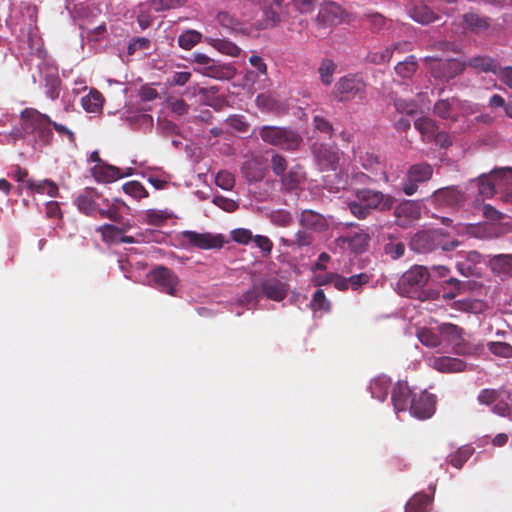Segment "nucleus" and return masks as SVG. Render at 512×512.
Wrapping results in <instances>:
<instances>
[{"mask_svg":"<svg viewBox=\"0 0 512 512\" xmlns=\"http://www.w3.org/2000/svg\"><path fill=\"white\" fill-rule=\"evenodd\" d=\"M252 240L254 241L256 246L262 250L265 256L271 253L273 243L267 236L256 235L255 237L252 238Z\"/></svg>","mask_w":512,"mask_h":512,"instance_id":"63","label":"nucleus"},{"mask_svg":"<svg viewBox=\"0 0 512 512\" xmlns=\"http://www.w3.org/2000/svg\"><path fill=\"white\" fill-rule=\"evenodd\" d=\"M168 106L173 113L179 116L186 114L189 110V105L181 98L169 99Z\"/></svg>","mask_w":512,"mask_h":512,"instance_id":"59","label":"nucleus"},{"mask_svg":"<svg viewBox=\"0 0 512 512\" xmlns=\"http://www.w3.org/2000/svg\"><path fill=\"white\" fill-rule=\"evenodd\" d=\"M346 17V11L339 4L328 1L320 8L316 21L323 27H331L343 23Z\"/></svg>","mask_w":512,"mask_h":512,"instance_id":"10","label":"nucleus"},{"mask_svg":"<svg viewBox=\"0 0 512 512\" xmlns=\"http://www.w3.org/2000/svg\"><path fill=\"white\" fill-rule=\"evenodd\" d=\"M60 84L61 81L57 73L49 74L45 77L46 95L51 100H55L60 95Z\"/></svg>","mask_w":512,"mask_h":512,"instance_id":"43","label":"nucleus"},{"mask_svg":"<svg viewBox=\"0 0 512 512\" xmlns=\"http://www.w3.org/2000/svg\"><path fill=\"white\" fill-rule=\"evenodd\" d=\"M123 191L134 199L148 197V191L139 181H129L122 186Z\"/></svg>","mask_w":512,"mask_h":512,"instance_id":"42","label":"nucleus"},{"mask_svg":"<svg viewBox=\"0 0 512 512\" xmlns=\"http://www.w3.org/2000/svg\"><path fill=\"white\" fill-rule=\"evenodd\" d=\"M362 166L371 172H378L384 176V180L388 181V176L383 170V167L379 161V158L372 154V153H366L364 156H361Z\"/></svg>","mask_w":512,"mask_h":512,"instance_id":"40","label":"nucleus"},{"mask_svg":"<svg viewBox=\"0 0 512 512\" xmlns=\"http://www.w3.org/2000/svg\"><path fill=\"white\" fill-rule=\"evenodd\" d=\"M151 46V41L145 37L135 38L128 46V53L134 54L138 50H148Z\"/></svg>","mask_w":512,"mask_h":512,"instance_id":"62","label":"nucleus"},{"mask_svg":"<svg viewBox=\"0 0 512 512\" xmlns=\"http://www.w3.org/2000/svg\"><path fill=\"white\" fill-rule=\"evenodd\" d=\"M262 297L280 302L284 300L289 291V285L276 277H267L258 281Z\"/></svg>","mask_w":512,"mask_h":512,"instance_id":"14","label":"nucleus"},{"mask_svg":"<svg viewBox=\"0 0 512 512\" xmlns=\"http://www.w3.org/2000/svg\"><path fill=\"white\" fill-rule=\"evenodd\" d=\"M462 200V193L454 186L440 188L436 190L430 197L432 204L439 208L455 207L459 205Z\"/></svg>","mask_w":512,"mask_h":512,"instance_id":"16","label":"nucleus"},{"mask_svg":"<svg viewBox=\"0 0 512 512\" xmlns=\"http://www.w3.org/2000/svg\"><path fill=\"white\" fill-rule=\"evenodd\" d=\"M370 239L367 232L360 231L352 235L341 236L339 241L346 243L352 252L361 254L368 249Z\"/></svg>","mask_w":512,"mask_h":512,"instance_id":"21","label":"nucleus"},{"mask_svg":"<svg viewBox=\"0 0 512 512\" xmlns=\"http://www.w3.org/2000/svg\"><path fill=\"white\" fill-rule=\"evenodd\" d=\"M430 274L425 266L414 265L401 276L398 282L399 293L410 298H420L422 289Z\"/></svg>","mask_w":512,"mask_h":512,"instance_id":"3","label":"nucleus"},{"mask_svg":"<svg viewBox=\"0 0 512 512\" xmlns=\"http://www.w3.org/2000/svg\"><path fill=\"white\" fill-rule=\"evenodd\" d=\"M366 92V83L358 74H348L341 77L335 84L333 95L339 102L351 101L357 96L363 98Z\"/></svg>","mask_w":512,"mask_h":512,"instance_id":"5","label":"nucleus"},{"mask_svg":"<svg viewBox=\"0 0 512 512\" xmlns=\"http://www.w3.org/2000/svg\"><path fill=\"white\" fill-rule=\"evenodd\" d=\"M262 297L261 289L258 282H255L251 289L245 292L241 297V303L244 305L255 304Z\"/></svg>","mask_w":512,"mask_h":512,"instance_id":"54","label":"nucleus"},{"mask_svg":"<svg viewBox=\"0 0 512 512\" xmlns=\"http://www.w3.org/2000/svg\"><path fill=\"white\" fill-rule=\"evenodd\" d=\"M488 346L490 352L496 356L512 357V346L506 342H490Z\"/></svg>","mask_w":512,"mask_h":512,"instance_id":"52","label":"nucleus"},{"mask_svg":"<svg viewBox=\"0 0 512 512\" xmlns=\"http://www.w3.org/2000/svg\"><path fill=\"white\" fill-rule=\"evenodd\" d=\"M489 264L494 273L512 277V254L493 255Z\"/></svg>","mask_w":512,"mask_h":512,"instance_id":"23","label":"nucleus"},{"mask_svg":"<svg viewBox=\"0 0 512 512\" xmlns=\"http://www.w3.org/2000/svg\"><path fill=\"white\" fill-rule=\"evenodd\" d=\"M102 203L107 207L106 209L99 210V215L102 218H107L113 223H121L125 220L123 219L120 210L116 205H112L110 201L106 198L102 199Z\"/></svg>","mask_w":512,"mask_h":512,"instance_id":"39","label":"nucleus"},{"mask_svg":"<svg viewBox=\"0 0 512 512\" xmlns=\"http://www.w3.org/2000/svg\"><path fill=\"white\" fill-rule=\"evenodd\" d=\"M460 108V100L456 97L441 99L434 105V114L442 119L457 120V113Z\"/></svg>","mask_w":512,"mask_h":512,"instance_id":"20","label":"nucleus"},{"mask_svg":"<svg viewBox=\"0 0 512 512\" xmlns=\"http://www.w3.org/2000/svg\"><path fill=\"white\" fill-rule=\"evenodd\" d=\"M356 199L361 201L371 212L373 210L386 212L394 207L396 199L381 191L369 188L358 189L355 193Z\"/></svg>","mask_w":512,"mask_h":512,"instance_id":"7","label":"nucleus"},{"mask_svg":"<svg viewBox=\"0 0 512 512\" xmlns=\"http://www.w3.org/2000/svg\"><path fill=\"white\" fill-rule=\"evenodd\" d=\"M472 453V447L463 446L459 448L456 452L449 455L448 461L453 467L461 469L463 465L467 462V460L470 458Z\"/></svg>","mask_w":512,"mask_h":512,"instance_id":"38","label":"nucleus"},{"mask_svg":"<svg viewBox=\"0 0 512 512\" xmlns=\"http://www.w3.org/2000/svg\"><path fill=\"white\" fill-rule=\"evenodd\" d=\"M310 305L313 310H321L324 312L331 310V302L327 299L322 289H317L314 292Z\"/></svg>","mask_w":512,"mask_h":512,"instance_id":"45","label":"nucleus"},{"mask_svg":"<svg viewBox=\"0 0 512 512\" xmlns=\"http://www.w3.org/2000/svg\"><path fill=\"white\" fill-rule=\"evenodd\" d=\"M29 187L37 193H46L51 197H56L58 194V186L49 180H44L38 183L30 182Z\"/></svg>","mask_w":512,"mask_h":512,"instance_id":"44","label":"nucleus"},{"mask_svg":"<svg viewBox=\"0 0 512 512\" xmlns=\"http://www.w3.org/2000/svg\"><path fill=\"white\" fill-rule=\"evenodd\" d=\"M181 237L189 246L203 250L222 248L223 239L221 236H214L210 233H198L195 231H183Z\"/></svg>","mask_w":512,"mask_h":512,"instance_id":"11","label":"nucleus"},{"mask_svg":"<svg viewBox=\"0 0 512 512\" xmlns=\"http://www.w3.org/2000/svg\"><path fill=\"white\" fill-rule=\"evenodd\" d=\"M313 125L317 131L324 133V134L328 135L329 137L332 136L333 126L324 117L318 116V115L314 116L313 117Z\"/></svg>","mask_w":512,"mask_h":512,"instance_id":"56","label":"nucleus"},{"mask_svg":"<svg viewBox=\"0 0 512 512\" xmlns=\"http://www.w3.org/2000/svg\"><path fill=\"white\" fill-rule=\"evenodd\" d=\"M335 64L331 60H324L319 67V74L324 85H330L333 80Z\"/></svg>","mask_w":512,"mask_h":512,"instance_id":"48","label":"nucleus"},{"mask_svg":"<svg viewBox=\"0 0 512 512\" xmlns=\"http://www.w3.org/2000/svg\"><path fill=\"white\" fill-rule=\"evenodd\" d=\"M242 173L249 182L261 181L265 176L263 167L256 161H246L242 166Z\"/></svg>","mask_w":512,"mask_h":512,"instance_id":"33","label":"nucleus"},{"mask_svg":"<svg viewBox=\"0 0 512 512\" xmlns=\"http://www.w3.org/2000/svg\"><path fill=\"white\" fill-rule=\"evenodd\" d=\"M199 73L204 76L215 79H229L233 75V70L230 66L221 65L215 60H211V64L202 66Z\"/></svg>","mask_w":512,"mask_h":512,"instance_id":"24","label":"nucleus"},{"mask_svg":"<svg viewBox=\"0 0 512 512\" xmlns=\"http://www.w3.org/2000/svg\"><path fill=\"white\" fill-rule=\"evenodd\" d=\"M213 203L227 212H234L238 208V204L234 200L224 196L214 197Z\"/></svg>","mask_w":512,"mask_h":512,"instance_id":"60","label":"nucleus"},{"mask_svg":"<svg viewBox=\"0 0 512 512\" xmlns=\"http://www.w3.org/2000/svg\"><path fill=\"white\" fill-rule=\"evenodd\" d=\"M213 45L221 53H224V54H227V55H230L233 57H237L241 52V49L236 44H234L230 41H227V40L217 39V40H215Z\"/></svg>","mask_w":512,"mask_h":512,"instance_id":"49","label":"nucleus"},{"mask_svg":"<svg viewBox=\"0 0 512 512\" xmlns=\"http://www.w3.org/2000/svg\"><path fill=\"white\" fill-rule=\"evenodd\" d=\"M482 256L477 251L467 252L461 260L456 263L458 272L465 277L480 275L478 265L481 263Z\"/></svg>","mask_w":512,"mask_h":512,"instance_id":"18","label":"nucleus"},{"mask_svg":"<svg viewBox=\"0 0 512 512\" xmlns=\"http://www.w3.org/2000/svg\"><path fill=\"white\" fill-rule=\"evenodd\" d=\"M420 215V204L414 200H404L394 209L395 223L402 228L410 226Z\"/></svg>","mask_w":512,"mask_h":512,"instance_id":"12","label":"nucleus"},{"mask_svg":"<svg viewBox=\"0 0 512 512\" xmlns=\"http://www.w3.org/2000/svg\"><path fill=\"white\" fill-rule=\"evenodd\" d=\"M104 199L102 194L95 188H85L75 199V204L78 210L87 215L94 216L96 213L99 214V200Z\"/></svg>","mask_w":512,"mask_h":512,"instance_id":"13","label":"nucleus"},{"mask_svg":"<svg viewBox=\"0 0 512 512\" xmlns=\"http://www.w3.org/2000/svg\"><path fill=\"white\" fill-rule=\"evenodd\" d=\"M281 241L286 246L296 245L298 247H303L311 245L313 242V237L310 233L300 230L295 234V238L293 240L281 238Z\"/></svg>","mask_w":512,"mask_h":512,"instance_id":"46","label":"nucleus"},{"mask_svg":"<svg viewBox=\"0 0 512 512\" xmlns=\"http://www.w3.org/2000/svg\"><path fill=\"white\" fill-rule=\"evenodd\" d=\"M391 386V380L389 377L385 375L378 376L374 378L370 383V392L372 397L378 399L379 401H384L389 393Z\"/></svg>","mask_w":512,"mask_h":512,"instance_id":"28","label":"nucleus"},{"mask_svg":"<svg viewBox=\"0 0 512 512\" xmlns=\"http://www.w3.org/2000/svg\"><path fill=\"white\" fill-rule=\"evenodd\" d=\"M150 275L157 289L171 296L176 295L179 278L174 271L165 266H158L151 271Z\"/></svg>","mask_w":512,"mask_h":512,"instance_id":"9","label":"nucleus"},{"mask_svg":"<svg viewBox=\"0 0 512 512\" xmlns=\"http://www.w3.org/2000/svg\"><path fill=\"white\" fill-rule=\"evenodd\" d=\"M431 75L439 81L448 82L460 75L466 68V63L458 59L441 60L432 56L424 58Z\"/></svg>","mask_w":512,"mask_h":512,"instance_id":"4","label":"nucleus"},{"mask_svg":"<svg viewBox=\"0 0 512 512\" xmlns=\"http://www.w3.org/2000/svg\"><path fill=\"white\" fill-rule=\"evenodd\" d=\"M417 336L419 341L427 347L435 348L441 344V334L438 335L431 329L423 328L418 332Z\"/></svg>","mask_w":512,"mask_h":512,"instance_id":"41","label":"nucleus"},{"mask_svg":"<svg viewBox=\"0 0 512 512\" xmlns=\"http://www.w3.org/2000/svg\"><path fill=\"white\" fill-rule=\"evenodd\" d=\"M411 18L423 25H428L437 19L436 14L426 5L418 4L409 9Z\"/></svg>","mask_w":512,"mask_h":512,"instance_id":"31","label":"nucleus"},{"mask_svg":"<svg viewBox=\"0 0 512 512\" xmlns=\"http://www.w3.org/2000/svg\"><path fill=\"white\" fill-rule=\"evenodd\" d=\"M433 168L428 163H417L412 165L407 172V177L411 181L423 183L431 179Z\"/></svg>","mask_w":512,"mask_h":512,"instance_id":"29","label":"nucleus"},{"mask_svg":"<svg viewBox=\"0 0 512 512\" xmlns=\"http://www.w3.org/2000/svg\"><path fill=\"white\" fill-rule=\"evenodd\" d=\"M215 183L224 190H231L234 187L235 178L234 175L228 171H219L216 175Z\"/></svg>","mask_w":512,"mask_h":512,"instance_id":"51","label":"nucleus"},{"mask_svg":"<svg viewBox=\"0 0 512 512\" xmlns=\"http://www.w3.org/2000/svg\"><path fill=\"white\" fill-rule=\"evenodd\" d=\"M103 102L104 98L102 94L96 89H91L90 92L81 99V105L88 113H100L103 108Z\"/></svg>","mask_w":512,"mask_h":512,"instance_id":"27","label":"nucleus"},{"mask_svg":"<svg viewBox=\"0 0 512 512\" xmlns=\"http://www.w3.org/2000/svg\"><path fill=\"white\" fill-rule=\"evenodd\" d=\"M414 126L427 141H432V137L438 129L436 122L427 117L416 119Z\"/></svg>","mask_w":512,"mask_h":512,"instance_id":"35","label":"nucleus"},{"mask_svg":"<svg viewBox=\"0 0 512 512\" xmlns=\"http://www.w3.org/2000/svg\"><path fill=\"white\" fill-rule=\"evenodd\" d=\"M370 278H371V276L365 272L352 275V276L348 277L349 287H351L352 290H358L363 285L368 284L370 281Z\"/></svg>","mask_w":512,"mask_h":512,"instance_id":"58","label":"nucleus"},{"mask_svg":"<svg viewBox=\"0 0 512 512\" xmlns=\"http://www.w3.org/2000/svg\"><path fill=\"white\" fill-rule=\"evenodd\" d=\"M464 22L466 23L467 26L475 29H485L488 27V23L486 22V20L475 13L465 14Z\"/></svg>","mask_w":512,"mask_h":512,"instance_id":"57","label":"nucleus"},{"mask_svg":"<svg viewBox=\"0 0 512 512\" xmlns=\"http://www.w3.org/2000/svg\"><path fill=\"white\" fill-rule=\"evenodd\" d=\"M432 500L430 495L417 493L407 502L405 512H429Z\"/></svg>","mask_w":512,"mask_h":512,"instance_id":"30","label":"nucleus"},{"mask_svg":"<svg viewBox=\"0 0 512 512\" xmlns=\"http://www.w3.org/2000/svg\"><path fill=\"white\" fill-rule=\"evenodd\" d=\"M300 225L306 229L321 232L327 228V221L315 211L304 210L300 216Z\"/></svg>","mask_w":512,"mask_h":512,"instance_id":"22","label":"nucleus"},{"mask_svg":"<svg viewBox=\"0 0 512 512\" xmlns=\"http://www.w3.org/2000/svg\"><path fill=\"white\" fill-rule=\"evenodd\" d=\"M466 63V66H469L479 72H491L493 74L496 73L498 69V62L494 58L486 55L476 56L470 58Z\"/></svg>","mask_w":512,"mask_h":512,"instance_id":"25","label":"nucleus"},{"mask_svg":"<svg viewBox=\"0 0 512 512\" xmlns=\"http://www.w3.org/2000/svg\"><path fill=\"white\" fill-rule=\"evenodd\" d=\"M394 107L399 113L406 115H414L418 110V105L415 101L403 98H395Z\"/></svg>","mask_w":512,"mask_h":512,"instance_id":"47","label":"nucleus"},{"mask_svg":"<svg viewBox=\"0 0 512 512\" xmlns=\"http://www.w3.org/2000/svg\"><path fill=\"white\" fill-rule=\"evenodd\" d=\"M496 75L504 84L512 88V67L507 66L502 68L500 64H498V69Z\"/></svg>","mask_w":512,"mask_h":512,"instance_id":"64","label":"nucleus"},{"mask_svg":"<svg viewBox=\"0 0 512 512\" xmlns=\"http://www.w3.org/2000/svg\"><path fill=\"white\" fill-rule=\"evenodd\" d=\"M384 252L390 256L391 259L396 260L404 255L405 245L402 242L390 241L384 245Z\"/></svg>","mask_w":512,"mask_h":512,"instance_id":"53","label":"nucleus"},{"mask_svg":"<svg viewBox=\"0 0 512 512\" xmlns=\"http://www.w3.org/2000/svg\"><path fill=\"white\" fill-rule=\"evenodd\" d=\"M132 227V222L130 220H125L121 223H105L96 227L95 231L100 234L101 240L107 245L139 243V240L136 237L126 235Z\"/></svg>","mask_w":512,"mask_h":512,"instance_id":"6","label":"nucleus"},{"mask_svg":"<svg viewBox=\"0 0 512 512\" xmlns=\"http://www.w3.org/2000/svg\"><path fill=\"white\" fill-rule=\"evenodd\" d=\"M271 166L273 172L280 176L283 175V173L286 171L287 161L282 155L274 154L271 158Z\"/></svg>","mask_w":512,"mask_h":512,"instance_id":"61","label":"nucleus"},{"mask_svg":"<svg viewBox=\"0 0 512 512\" xmlns=\"http://www.w3.org/2000/svg\"><path fill=\"white\" fill-rule=\"evenodd\" d=\"M289 14L288 9L281 8L277 9L275 6H271L264 10V27L273 28L282 21H285Z\"/></svg>","mask_w":512,"mask_h":512,"instance_id":"32","label":"nucleus"},{"mask_svg":"<svg viewBox=\"0 0 512 512\" xmlns=\"http://www.w3.org/2000/svg\"><path fill=\"white\" fill-rule=\"evenodd\" d=\"M414 396L415 394L412 393L411 389L406 383L398 382L394 386L391 396L394 409L397 412L410 410Z\"/></svg>","mask_w":512,"mask_h":512,"instance_id":"17","label":"nucleus"},{"mask_svg":"<svg viewBox=\"0 0 512 512\" xmlns=\"http://www.w3.org/2000/svg\"><path fill=\"white\" fill-rule=\"evenodd\" d=\"M350 213L358 219H366L371 215V211L357 199L348 203Z\"/></svg>","mask_w":512,"mask_h":512,"instance_id":"50","label":"nucleus"},{"mask_svg":"<svg viewBox=\"0 0 512 512\" xmlns=\"http://www.w3.org/2000/svg\"><path fill=\"white\" fill-rule=\"evenodd\" d=\"M436 399L435 396L426 391L420 393L418 396L413 397L411 403L410 413L418 419H428L435 412Z\"/></svg>","mask_w":512,"mask_h":512,"instance_id":"15","label":"nucleus"},{"mask_svg":"<svg viewBox=\"0 0 512 512\" xmlns=\"http://www.w3.org/2000/svg\"><path fill=\"white\" fill-rule=\"evenodd\" d=\"M168 218L169 215L162 210L149 209L146 211V222L150 225L160 226Z\"/></svg>","mask_w":512,"mask_h":512,"instance_id":"55","label":"nucleus"},{"mask_svg":"<svg viewBox=\"0 0 512 512\" xmlns=\"http://www.w3.org/2000/svg\"><path fill=\"white\" fill-rule=\"evenodd\" d=\"M412 48V44L410 42H402L396 43L393 48L387 47L381 52H375L370 54V61L375 64H384L390 61L393 55L394 50H399L400 52L410 51Z\"/></svg>","mask_w":512,"mask_h":512,"instance_id":"26","label":"nucleus"},{"mask_svg":"<svg viewBox=\"0 0 512 512\" xmlns=\"http://www.w3.org/2000/svg\"><path fill=\"white\" fill-rule=\"evenodd\" d=\"M418 64L415 56L410 55L395 66V72L402 78L411 77L417 70Z\"/></svg>","mask_w":512,"mask_h":512,"instance_id":"37","label":"nucleus"},{"mask_svg":"<svg viewBox=\"0 0 512 512\" xmlns=\"http://www.w3.org/2000/svg\"><path fill=\"white\" fill-rule=\"evenodd\" d=\"M439 333L456 354L466 355L470 353V347L463 337L462 328L455 324L444 323L439 326Z\"/></svg>","mask_w":512,"mask_h":512,"instance_id":"8","label":"nucleus"},{"mask_svg":"<svg viewBox=\"0 0 512 512\" xmlns=\"http://www.w3.org/2000/svg\"><path fill=\"white\" fill-rule=\"evenodd\" d=\"M93 171L97 177L100 176L105 182H111L118 178L131 175L130 172L121 174L119 168L109 165H96Z\"/></svg>","mask_w":512,"mask_h":512,"instance_id":"34","label":"nucleus"},{"mask_svg":"<svg viewBox=\"0 0 512 512\" xmlns=\"http://www.w3.org/2000/svg\"><path fill=\"white\" fill-rule=\"evenodd\" d=\"M259 136L265 143L287 151L297 150L302 142L296 131L285 127L263 126L259 128Z\"/></svg>","mask_w":512,"mask_h":512,"instance_id":"2","label":"nucleus"},{"mask_svg":"<svg viewBox=\"0 0 512 512\" xmlns=\"http://www.w3.org/2000/svg\"><path fill=\"white\" fill-rule=\"evenodd\" d=\"M431 366L442 373H457L465 371L467 364L459 358L440 356L431 360Z\"/></svg>","mask_w":512,"mask_h":512,"instance_id":"19","label":"nucleus"},{"mask_svg":"<svg viewBox=\"0 0 512 512\" xmlns=\"http://www.w3.org/2000/svg\"><path fill=\"white\" fill-rule=\"evenodd\" d=\"M202 39V34L196 30H185L177 39L178 45L185 50H190Z\"/></svg>","mask_w":512,"mask_h":512,"instance_id":"36","label":"nucleus"},{"mask_svg":"<svg viewBox=\"0 0 512 512\" xmlns=\"http://www.w3.org/2000/svg\"><path fill=\"white\" fill-rule=\"evenodd\" d=\"M20 120H22L24 132L35 133L38 140L44 145L51 144L53 140L51 129L53 120L48 115L34 108H25L20 113Z\"/></svg>","mask_w":512,"mask_h":512,"instance_id":"1","label":"nucleus"}]
</instances>
